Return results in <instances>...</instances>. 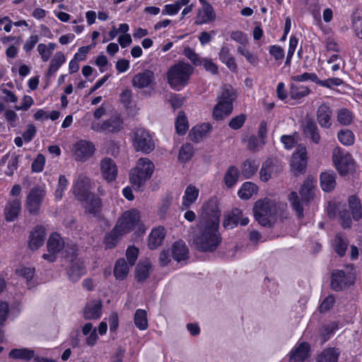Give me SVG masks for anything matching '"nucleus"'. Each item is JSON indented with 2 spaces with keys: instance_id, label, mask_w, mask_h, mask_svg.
Returning a JSON list of instances; mask_svg holds the SVG:
<instances>
[{
  "instance_id": "obj_1",
  "label": "nucleus",
  "mask_w": 362,
  "mask_h": 362,
  "mask_svg": "<svg viewBox=\"0 0 362 362\" xmlns=\"http://www.w3.org/2000/svg\"><path fill=\"white\" fill-rule=\"evenodd\" d=\"M218 226L204 219L199 221L192 238V244L197 250L211 252L217 249L222 240Z\"/></svg>"
},
{
  "instance_id": "obj_2",
  "label": "nucleus",
  "mask_w": 362,
  "mask_h": 362,
  "mask_svg": "<svg viewBox=\"0 0 362 362\" xmlns=\"http://www.w3.org/2000/svg\"><path fill=\"white\" fill-rule=\"evenodd\" d=\"M254 216L257 221L263 226L272 227L278 215V207L274 201L265 198L255 202Z\"/></svg>"
},
{
  "instance_id": "obj_3",
  "label": "nucleus",
  "mask_w": 362,
  "mask_h": 362,
  "mask_svg": "<svg viewBox=\"0 0 362 362\" xmlns=\"http://www.w3.org/2000/svg\"><path fill=\"white\" fill-rule=\"evenodd\" d=\"M192 73L193 68L189 64L180 62L169 69L168 82L172 88L179 90L188 83Z\"/></svg>"
},
{
  "instance_id": "obj_4",
  "label": "nucleus",
  "mask_w": 362,
  "mask_h": 362,
  "mask_svg": "<svg viewBox=\"0 0 362 362\" xmlns=\"http://www.w3.org/2000/svg\"><path fill=\"white\" fill-rule=\"evenodd\" d=\"M153 170L154 165L148 158L139 159L136 167L129 173V180L132 187L139 190L150 179Z\"/></svg>"
},
{
  "instance_id": "obj_5",
  "label": "nucleus",
  "mask_w": 362,
  "mask_h": 362,
  "mask_svg": "<svg viewBox=\"0 0 362 362\" xmlns=\"http://www.w3.org/2000/svg\"><path fill=\"white\" fill-rule=\"evenodd\" d=\"M355 269L353 264L346 265L343 269H334L332 273L331 288L341 291L354 283Z\"/></svg>"
},
{
  "instance_id": "obj_6",
  "label": "nucleus",
  "mask_w": 362,
  "mask_h": 362,
  "mask_svg": "<svg viewBox=\"0 0 362 362\" xmlns=\"http://www.w3.org/2000/svg\"><path fill=\"white\" fill-rule=\"evenodd\" d=\"M46 191L40 186H35L28 192L25 203V207L30 214L37 216L40 214Z\"/></svg>"
},
{
  "instance_id": "obj_7",
  "label": "nucleus",
  "mask_w": 362,
  "mask_h": 362,
  "mask_svg": "<svg viewBox=\"0 0 362 362\" xmlns=\"http://www.w3.org/2000/svg\"><path fill=\"white\" fill-rule=\"evenodd\" d=\"M133 145L136 151L149 153L155 148V143L148 131L137 128L134 133Z\"/></svg>"
},
{
  "instance_id": "obj_8",
  "label": "nucleus",
  "mask_w": 362,
  "mask_h": 362,
  "mask_svg": "<svg viewBox=\"0 0 362 362\" xmlns=\"http://www.w3.org/2000/svg\"><path fill=\"white\" fill-rule=\"evenodd\" d=\"M333 162L341 175H346L354 170V161L351 155L339 148L333 151Z\"/></svg>"
},
{
  "instance_id": "obj_9",
  "label": "nucleus",
  "mask_w": 362,
  "mask_h": 362,
  "mask_svg": "<svg viewBox=\"0 0 362 362\" xmlns=\"http://www.w3.org/2000/svg\"><path fill=\"white\" fill-rule=\"evenodd\" d=\"M71 250L70 263L67 268L66 274L69 280L75 283L77 282L82 276L86 274V269L83 262L76 257V247H72Z\"/></svg>"
},
{
  "instance_id": "obj_10",
  "label": "nucleus",
  "mask_w": 362,
  "mask_h": 362,
  "mask_svg": "<svg viewBox=\"0 0 362 362\" xmlns=\"http://www.w3.org/2000/svg\"><path fill=\"white\" fill-rule=\"evenodd\" d=\"M123 121L119 115H114L102 122H92L91 129L96 132L117 133L122 129Z\"/></svg>"
},
{
  "instance_id": "obj_11",
  "label": "nucleus",
  "mask_w": 362,
  "mask_h": 362,
  "mask_svg": "<svg viewBox=\"0 0 362 362\" xmlns=\"http://www.w3.org/2000/svg\"><path fill=\"white\" fill-rule=\"evenodd\" d=\"M95 150L94 144L86 140L78 141L72 148L75 160L80 162H85L93 156Z\"/></svg>"
},
{
  "instance_id": "obj_12",
  "label": "nucleus",
  "mask_w": 362,
  "mask_h": 362,
  "mask_svg": "<svg viewBox=\"0 0 362 362\" xmlns=\"http://www.w3.org/2000/svg\"><path fill=\"white\" fill-rule=\"evenodd\" d=\"M140 214L138 210L132 209L124 212L117 222V225L125 234L132 231L139 223Z\"/></svg>"
},
{
  "instance_id": "obj_13",
  "label": "nucleus",
  "mask_w": 362,
  "mask_h": 362,
  "mask_svg": "<svg viewBox=\"0 0 362 362\" xmlns=\"http://www.w3.org/2000/svg\"><path fill=\"white\" fill-rule=\"evenodd\" d=\"M73 193L80 202H87L91 195L89 178L81 174L74 183Z\"/></svg>"
},
{
  "instance_id": "obj_14",
  "label": "nucleus",
  "mask_w": 362,
  "mask_h": 362,
  "mask_svg": "<svg viewBox=\"0 0 362 362\" xmlns=\"http://www.w3.org/2000/svg\"><path fill=\"white\" fill-rule=\"evenodd\" d=\"M307 159L306 147L303 144L298 145L291 160V166L293 170L298 173L304 172Z\"/></svg>"
},
{
  "instance_id": "obj_15",
  "label": "nucleus",
  "mask_w": 362,
  "mask_h": 362,
  "mask_svg": "<svg viewBox=\"0 0 362 362\" xmlns=\"http://www.w3.org/2000/svg\"><path fill=\"white\" fill-rule=\"evenodd\" d=\"M204 215L201 220L204 219L208 223L219 225L221 211L216 200L210 199L203 206Z\"/></svg>"
},
{
  "instance_id": "obj_16",
  "label": "nucleus",
  "mask_w": 362,
  "mask_h": 362,
  "mask_svg": "<svg viewBox=\"0 0 362 362\" xmlns=\"http://www.w3.org/2000/svg\"><path fill=\"white\" fill-rule=\"evenodd\" d=\"M100 169L103 177L111 182L116 180L117 176V166L115 162L110 158L105 157L100 160Z\"/></svg>"
},
{
  "instance_id": "obj_17",
  "label": "nucleus",
  "mask_w": 362,
  "mask_h": 362,
  "mask_svg": "<svg viewBox=\"0 0 362 362\" xmlns=\"http://www.w3.org/2000/svg\"><path fill=\"white\" fill-rule=\"evenodd\" d=\"M155 81L154 73L151 70H145L135 74L132 78V85L138 88L151 86Z\"/></svg>"
},
{
  "instance_id": "obj_18",
  "label": "nucleus",
  "mask_w": 362,
  "mask_h": 362,
  "mask_svg": "<svg viewBox=\"0 0 362 362\" xmlns=\"http://www.w3.org/2000/svg\"><path fill=\"white\" fill-rule=\"evenodd\" d=\"M21 211V201L18 198H14L7 202L4 208V216L6 221H15Z\"/></svg>"
},
{
  "instance_id": "obj_19",
  "label": "nucleus",
  "mask_w": 362,
  "mask_h": 362,
  "mask_svg": "<svg viewBox=\"0 0 362 362\" xmlns=\"http://www.w3.org/2000/svg\"><path fill=\"white\" fill-rule=\"evenodd\" d=\"M202 4V8L198 11L195 20L197 25L205 24L214 21L216 18V14L212 6L208 1Z\"/></svg>"
},
{
  "instance_id": "obj_20",
  "label": "nucleus",
  "mask_w": 362,
  "mask_h": 362,
  "mask_svg": "<svg viewBox=\"0 0 362 362\" xmlns=\"http://www.w3.org/2000/svg\"><path fill=\"white\" fill-rule=\"evenodd\" d=\"M303 130L305 136L314 144H318L320 141V135L317 126L312 119H308L303 125Z\"/></svg>"
},
{
  "instance_id": "obj_21",
  "label": "nucleus",
  "mask_w": 362,
  "mask_h": 362,
  "mask_svg": "<svg viewBox=\"0 0 362 362\" xmlns=\"http://www.w3.org/2000/svg\"><path fill=\"white\" fill-rule=\"evenodd\" d=\"M45 229L42 226H37L31 232L29 237L28 246L31 250H37L45 241Z\"/></svg>"
},
{
  "instance_id": "obj_22",
  "label": "nucleus",
  "mask_w": 362,
  "mask_h": 362,
  "mask_svg": "<svg viewBox=\"0 0 362 362\" xmlns=\"http://www.w3.org/2000/svg\"><path fill=\"white\" fill-rule=\"evenodd\" d=\"M280 170L279 166L276 165L272 160L267 159L262 163L259 171L261 180L263 182H267Z\"/></svg>"
},
{
  "instance_id": "obj_23",
  "label": "nucleus",
  "mask_w": 362,
  "mask_h": 362,
  "mask_svg": "<svg viewBox=\"0 0 362 362\" xmlns=\"http://www.w3.org/2000/svg\"><path fill=\"white\" fill-rule=\"evenodd\" d=\"M349 243V240L344 233H337L332 240V245L334 252L339 257H344L346 254Z\"/></svg>"
},
{
  "instance_id": "obj_24",
  "label": "nucleus",
  "mask_w": 362,
  "mask_h": 362,
  "mask_svg": "<svg viewBox=\"0 0 362 362\" xmlns=\"http://www.w3.org/2000/svg\"><path fill=\"white\" fill-rule=\"evenodd\" d=\"M332 113L330 107L326 104L320 105L317 111V119L321 127L327 129L331 127Z\"/></svg>"
},
{
  "instance_id": "obj_25",
  "label": "nucleus",
  "mask_w": 362,
  "mask_h": 362,
  "mask_svg": "<svg viewBox=\"0 0 362 362\" xmlns=\"http://www.w3.org/2000/svg\"><path fill=\"white\" fill-rule=\"evenodd\" d=\"M124 234L116 224L112 230L107 233L104 237L105 247L110 249L115 247Z\"/></svg>"
},
{
  "instance_id": "obj_26",
  "label": "nucleus",
  "mask_w": 362,
  "mask_h": 362,
  "mask_svg": "<svg viewBox=\"0 0 362 362\" xmlns=\"http://www.w3.org/2000/svg\"><path fill=\"white\" fill-rule=\"evenodd\" d=\"M233 105L230 103H223L218 100L217 104L213 109V115L216 120H222L228 117L233 112Z\"/></svg>"
},
{
  "instance_id": "obj_27",
  "label": "nucleus",
  "mask_w": 362,
  "mask_h": 362,
  "mask_svg": "<svg viewBox=\"0 0 362 362\" xmlns=\"http://www.w3.org/2000/svg\"><path fill=\"white\" fill-rule=\"evenodd\" d=\"M102 304L100 301H91L83 310V316L86 320L98 319L102 313Z\"/></svg>"
},
{
  "instance_id": "obj_28",
  "label": "nucleus",
  "mask_w": 362,
  "mask_h": 362,
  "mask_svg": "<svg viewBox=\"0 0 362 362\" xmlns=\"http://www.w3.org/2000/svg\"><path fill=\"white\" fill-rule=\"evenodd\" d=\"M189 250L182 240L176 241L172 246V256L177 262L188 258Z\"/></svg>"
},
{
  "instance_id": "obj_29",
  "label": "nucleus",
  "mask_w": 362,
  "mask_h": 362,
  "mask_svg": "<svg viewBox=\"0 0 362 362\" xmlns=\"http://www.w3.org/2000/svg\"><path fill=\"white\" fill-rule=\"evenodd\" d=\"M310 346L306 342L300 343L291 354L290 362H303L308 356Z\"/></svg>"
},
{
  "instance_id": "obj_30",
  "label": "nucleus",
  "mask_w": 362,
  "mask_h": 362,
  "mask_svg": "<svg viewBox=\"0 0 362 362\" xmlns=\"http://www.w3.org/2000/svg\"><path fill=\"white\" fill-rule=\"evenodd\" d=\"M243 216V212L240 209L235 208L225 216L223 220V227L226 229H231L237 226L240 218Z\"/></svg>"
},
{
  "instance_id": "obj_31",
  "label": "nucleus",
  "mask_w": 362,
  "mask_h": 362,
  "mask_svg": "<svg viewBox=\"0 0 362 362\" xmlns=\"http://www.w3.org/2000/svg\"><path fill=\"white\" fill-rule=\"evenodd\" d=\"M165 229L163 227H158L151 230L148 237V247L153 250L160 246L165 238Z\"/></svg>"
},
{
  "instance_id": "obj_32",
  "label": "nucleus",
  "mask_w": 362,
  "mask_h": 362,
  "mask_svg": "<svg viewBox=\"0 0 362 362\" xmlns=\"http://www.w3.org/2000/svg\"><path fill=\"white\" fill-rule=\"evenodd\" d=\"M320 185L324 191H332L336 185V174L333 171H327L321 173Z\"/></svg>"
},
{
  "instance_id": "obj_33",
  "label": "nucleus",
  "mask_w": 362,
  "mask_h": 362,
  "mask_svg": "<svg viewBox=\"0 0 362 362\" xmlns=\"http://www.w3.org/2000/svg\"><path fill=\"white\" fill-rule=\"evenodd\" d=\"M47 247L48 252L59 253L64 247V242L58 233H54L48 239Z\"/></svg>"
},
{
  "instance_id": "obj_34",
  "label": "nucleus",
  "mask_w": 362,
  "mask_h": 362,
  "mask_svg": "<svg viewBox=\"0 0 362 362\" xmlns=\"http://www.w3.org/2000/svg\"><path fill=\"white\" fill-rule=\"evenodd\" d=\"M199 191L196 187L192 185L188 186L182 197V207L185 209L189 208L195 202L199 196Z\"/></svg>"
},
{
  "instance_id": "obj_35",
  "label": "nucleus",
  "mask_w": 362,
  "mask_h": 362,
  "mask_svg": "<svg viewBox=\"0 0 362 362\" xmlns=\"http://www.w3.org/2000/svg\"><path fill=\"white\" fill-rule=\"evenodd\" d=\"M151 264L147 261L140 262L136 267V279L139 282L145 281L149 276Z\"/></svg>"
},
{
  "instance_id": "obj_36",
  "label": "nucleus",
  "mask_w": 362,
  "mask_h": 362,
  "mask_svg": "<svg viewBox=\"0 0 362 362\" xmlns=\"http://www.w3.org/2000/svg\"><path fill=\"white\" fill-rule=\"evenodd\" d=\"M310 92L308 87L293 81L291 83L289 94L292 99L298 100L308 95Z\"/></svg>"
},
{
  "instance_id": "obj_37",
  "label": "nucleus",
  "mask_w": 362,
  "mask_h": 362,
  "mask_svg": "<svg viewBox=\"0 0 362 362\" xmlns=\"http://www.w3.org/2000/svg\"><path fill=\"white\" fill-rule=\"evenodd\" d=\"M129 271V266L124 258H120L116 261L114 274L117 280H124L127 276Z\"/></svg>"
},
{
  "instance_id": "obj_38",
  "label": "nucleus",
  "mask_w": 362,
  "mask_h": 362,
  "mask_svg": "<svg viewBox=\"0 0 362 362\" xmlns=\"http://www.w3.org/2000/svg\"><path fill=\"white\" fill-rule=\"evenodd\" d=\"M237 98L235 89L228 84L223 86L221 88V92L220 95L218 97V100L222 101L223 103H230L233 105V102Z\"/></svg>"
},
{
  "instance_id": "obj_39",
  "label": "nucleus",
  "mask_w": 362,
  "mask_h": 362,
  "mask_svg": "<svg viewBox=\"0 0 362 362\" xmlns=\"http://www.w3.org/2000/svg\"><path fill=\"white\" fill-rule=\"evenodd\" d=\"M259 162L256 160H246L242 165V174L246 179L251 178L257 171Z\"/></svg>"
},
{
  "instance_id": "obj_40",
  "label": "nucleus",
  "mask_w": 362,
  "mask_h": 362,
  "mask_svg": "<svg viewBox=\"0 0 362 362\" xmlns=\"http://www.w3.org/2000/svg\"><path fill=\"white\" fill-rule=\"evenodd\" d=\"M35 356V351L26 348L13 349L9 353V357L13 359L30 361Z\"/></svg>"
},
{
  "instance_id": "obj_41",
  "label": "nucleus",
  "mask_w": 362,
  "mask_h": 362,
  "mask_svg": "<svg viewBox=\"0 0 362 362\" xmlns=\"http://www.w3.org/2000/svg\"><path fill=\"white\" fill-rule=\"evenodd\" d=\"M349 207L354 221H359L362 217V209L360 200L355 196L349 198Z\"/></svg>"
},
{
  "instance_id": "obj_42",
  "label": "nucleus",
  "mask_w": 362,
  "mask_h": 362,
  "mask_svg": "<svg viewBox=\"0 0 362 362\" xmlns=\"http://www.w3.org/2000/svg\"><path fill=\"white\" fill-rule=\"evenodd\" d=\"M66 58L62 52H57L50 62L49 67L47 71V76L54 75L60 66L65 62Z\"/></svg>"
},
{
  "instance_id": "obj_43",
  "label": "nucleus",
  "mask_w": 362,
  "mask_h": 362,
  "mask_svg": "<svg viewBox=\"0 0 362 362\" xmlns=\"http://www.w3.org/2000/svg\"><path fill=\"white\" fill-rule=\"evenodd\" d=\"M239 177V170L234 166H230L225 173L223 180L228 187H232L238 181Z\"/></svg>"
},
{
  "instance_id": "obj_44",
  "label": "nucleus",
  "mask_w": 362,
  "mask_h": 362,
  "mask_svg": "<svg viewBox=\"0 0 362 362\" xmlns=\"http://www.w3.org/2000/svg\"><path fill=\"white\" fill-rule=\"evenodd\" d=\"M16 273L19 276H22L26 280V283L29 288L33 286L32 279L35 274V268L21 266L16 269Z\"/></svg>"
},
{
  "instance_id": "obj_45",
  "label": "nucleus",
  "mask_w": 362,
  "mask_h": 362,
  "mask_svg": "<svg viewBox=\"0 0 362 362\" xmlns=\"http://www.w3.org/2000/svg\"><path fill=\"white\" fill-rule=\"evenodd\" d=\"M134 324L140 330H145L148 327L147 313L146 310L138 309L134 314Z\"/></svg>"
},
{
  "instance_id": "obj_46",
  "label": "nucleus",
  "mask_w": 362,
  "mask_h": 362,
  "mask_svg": "<svg viewBox=\"0 0 362 362\" xmlns=\"http://www.w3.org/2000/svg\"><path fill=\"white\" fill-rule=\"evenodd\" d=\"M288 199L293 207V209L296 211L298 218L303 217V204L298 197L297 192H292L288 195Z\"/></svg>"
},
{
  "instance_id": "obj_47",
  "label": "nucleus",
  "mask_w": 362,
  "mask_h": 362,
  "mask_svg": "<svg viewBox=\"0 0 362 362\" xmlns=\"http://www.w3.org/2000/svg\"><path fill=\"white\" fill-rule=\"evenodd\" d=\"M87 202V210L94 216L98 215L101 210V200L95 194H91Z\"/></svg>"
},
{
  "instance_id": "obj_48",
  "label": "nucleus",
  "mask_w": 362,
  "mask_h": 362,
  "mask_svg": "<svg viewBox=\"0 0 362 362\" xmlns=\"http://www.w3.org/2000/svg\"><path fill=\"white\" fill-rule=\"evenodd\" d=\"M257 191V187L255 184L250 182H246L243 184L238 194L241 199H248L254 193H256Z\"/></svg>"
},
{
  "instance_id": "obj_49",
  "label": "nucleus",
  "mask_w": 362,
  "mask_h": 362,
  "mask_svg": "<svg viewBox=\"0 0 362 362\" xmlns=\"http://www.w3.org/2000/svg\"><path fill=\"white\" fill-rule=\"evenodd\" d=\"M339 329L338 322H332L328 325H325L320 334V337L322 339V343L324 344L328 341L331 336L334 333L336 330Z\"/></svg>"
},
{
  "instance_id": "obj_50",
  "label": "nucleus",
  "mask_w": 362,
  "mask_h": 362,
  "mask_svg": "<svg viewBox=\"0 0 362 362\" xmlns=\"http://www.w3.org/2000/svg\"><path fill=\"white\" fill-rule=\"evenodd\" d=\"M313 185L311 181L305 180L301 186L300 190V194L301 196V199L303 202H308L311 199H313Z\"/></svg>"
},
{
  "instance_id": "obj_51",
  "label": "nucleus",
  "mask_w": 362,
  "mask_h": 362,
  "mask_svg": "<svg viewBox=\"0 0 362 362\" xmlns=\"http://www.w3.org/2000/svg\"><path fill=\"white\" fill-rule=\"evenodd\" d=\"M339 141L345 146H351L354 143V133L349 129H341L337 134Z\"/></svg>"
},
{
  "instance_id": "obj_52",
  "label": "nucleus",
  "mask_w": 362,
  "mask_h": 362,
  "mask_svg": "<svg viewBox=\"0 0 362 362\" xmlns=\"http://www.w3.org/2000/svg\"><path fill=\"white\" fill-rule=\"evenodd\" d=\"M176 132L178 134L183 135L188 129L187 119L182 112H180L175 122Z\"/></svg>"
},
{
  "instance_id": "obj_53",
  "label": "nucleus",
  "mask_w": 362,
  "mask_h": 362,
  "mask_svg": "<svg viewBox=\"0 0 362 362\" xmlns=\"http://www.w3.org/2000/svg\"><path fill=\"white\" fill-rule=\"evenodd\" d=\"M353 119L351 112L347 109H341L337 113V121L342 125H349Z\"/></svg>"
},
{
  "instance_id": "obj_54",
  "label": "nucleus",
  "mask_w": 362,
  "mask_h": 362,
  "mask_svg": "<svg viewBox=\"0 0 362 362\" xmlns=\"http://www.w3.org/2000/svg\"><path fill=\"white\" fill-rule=\"evenodd\" d=\"M193 155V147L190 144L183 145L179 151L178 158L182 162L188 161Z\"/></svg>"
},
{
  "instance_id": "obj_55",
  "label": "nucleus",
  "mask_w": 362,
  "mask_h": 362,
  "mask_svg": "<svg viewBox=\"0 0 362 362\" xmlns=\"http://www.w3.org/2000/svg\"><path fill=\"white\" fill-rule=\"evenodd\" d=\"M317 78L318 77L316 74L306 72V73H304L300 75L291 76V81L299 83L300 82L306 81L310 80V81L317 83Z\"/></svg>"
},
{
  "instance_id": "obj_56",
  "label": "nucleus",
  "mask_w": 362,
  "mask_h": 362,
  "mask_svg": "<svg viewBox=\"0 0 362 362\" xmlns=\"http://www.w3.org/2000/svg\"><path fill=\"white\" fill-rule=\"evenodd\" d=\"M342 83L343 81L339 78H329L326 80H320L317 78V84L328 88H332L334 86H339Z\"/></svg>"
},
{
  "instance_id": "obj_57",
  "label": "nucleus",
  "mask_w": 362,
  "mask_h": 362,
  "mask_svg": "<svg viewBox=\"0 0 362 362\" xmlns=\"http://www.w3.org/2000/svg\"><path fill=\"white\" fill-rule=\"evenodd\" d=\"M183 54L188 59H189L193 63L194 65L199 66L202 64V61L201 60L198 54L195 53V52L190 47H185L183 50Z\"/></svg>"
},
{
  "instance_id": "obj_58",
  "label": "nucleus",
  "mask_w": 362,
  "mask_h": 362,
  "mask_svg": "<svg viewBox=\"0 0 362 362\" xmlns=\"http://www.w3.org/2000/svg\"><path fill=\"white\" fill-rule=\"evenodd\" d=\"M246 120V115L240 114L238 116L233 117L228 123V126L234 130L240 129Z\"/></svg>"
},
{
  "instance_id": "obj_59",
  "label": "nucleus",
  "mask_w": 362,
  "mask_h": 362,
  "mask_svg": "<svg viewBox=\"0 0 362 362\" xmlns=\"http://www.w3.org/2000/svg\"><path fill=\"white\" fill-rule=\"evenodd\" d=\"M339 218L341 220V226L344 228H349L351 226V218L350 216L349 211L346 209H343L339 211Z\"/></svg>"
},
{
  "instance_id": "obj_60",
  "label": "nucleus",
  "mask_w": 362,
  "mask_h": 362,
  "mask_svg": "<svg viewBox=\"0 0 362 362\" xmlns=\"http://www.w3.org/2000/svg\"><path fill=\"white\" fill-rule=\"evenodd\" d=\"M238 52L243 56H244L247 62L253 66H256L258 64V58L257 56L252 54L247 49L244 47L240 46L238 47Z\"/></svg>"
},
{
  "instance_id": "obj_61",
  "label": "nucleus",
  "mask_w": 362,
  "mask_h": 362,
  "mask_svg": "<svg viewBox=\"0 0 362 362\" xmlns=\"http://www.w3.org/2000/svg\"><path fill=\"white\" fill-rule=\"evenodd\" d=\"M68 180L65 175H61L59 177L57 188L55 191V196L57 199H62L63 192L66 189Z\"/></svg>"
},
{
  "instance_id": "obj_62",
  "label": "nucleus",
  "mask_w": 362,
  "mask_h": 362,
  "mask_svg": "<svg viewBox=\"0 0 362 362\" xmlns=\"http://www.w3.org/2000/svg\"><path fill=\"white\" fill-rule=\"evenodd\" d=\"M45 164V158L42 154H38L32 163L33 172L40 173L43 170Z\"/></svg>"
},
{
  "instance_id": "obj_63",
  "label": "nucleus",
  "mask_w": 362,
  "mask_h": 362,
  "mask_svg": "<svg viewBox=\"0 0 362 362\" xmlns=\"http://www.w3.org/2000/svg\"><path fill=\"white\" fill-rule=\"evenodd\" d=\"M139 255V249L135 246H129L126 251V257L128 261V264L129 266H133L137 258Z\"/></svg>"
},
{
  "instance_id": "obj_64",
  "label": "nucleus",
  "mask_w": 362,
  "mask_h": 362,
  "mask_svg": "<svg viewBox=\"0 0 362 362\" xmlns=\"http://www.w3.org/2000/svg\"><path fill=\"white\" fill-rule=\"evenodd\" d=\"M334 297L332 295L327 296L321 303L319 310L320 313H325L331 309L334 303Z\"/></svg>"
}]
</instances>
